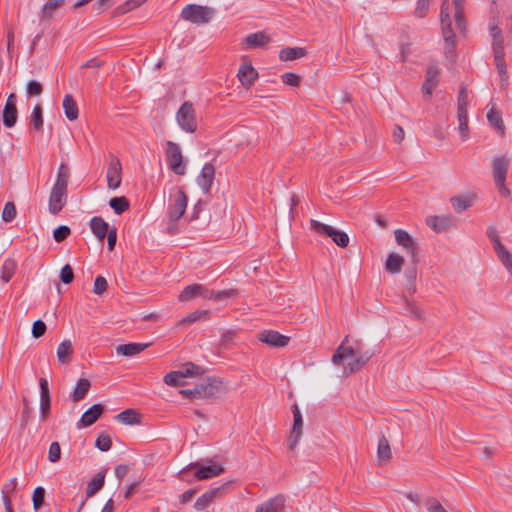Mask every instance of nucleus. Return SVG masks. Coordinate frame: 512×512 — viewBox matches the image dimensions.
Returning a JSON list of instances; mask_svg holds the SVG:
<instances>
[{"label":"nucleus","mask_w":512,"mask_h":512,"mask_svg":"<svg viewBox=\"0 0 512 512\" xmlns=\"http://www.w3.org/2000/svg\"><path fill=\"white\" fill-rule=\"evenodd\" d=\"M347 341L348 336L337 347L331 361L334 365L342 366L345 375H350L364 367L373 353L371 351L362 352L359 348L347 346Z\"/></svg>","instance_id":"nucleus-1"},{"label":"nucleus","mask_w":512,"mask_h":512,"mask_svg":"<svg viewBox=\"0 0 512 512\" xmlns=\"http://www.w3.org/2000/svg\"><path fill=\"white\" fill-rule=\"evenodd\" d=\"M204 369L192 362H187L182 365L178 370L168 372L163 381L167 386L178 387L189 384L190 378H195L203 375Z\"/></svg>","instance_id":"nucleus-2"},{"label":"nucleus","mask_w":512,"mask_h":512,"mask_svg":"<svg viewBox=\"0 0 512 512\" xmlns=\"http://www.w3.org/2000/svg\"><path fill=\"white\" fill-rule=\"evenodd\" d=\"M291 409L293 424L287 436V447L294 454L304 435V419L298 404H293Z\"/></svg>","instance_id":"nucleus-3"},{"label":"nucleus","mask_w":512,"mask_h":512,"mask_svg":"<svg viewBox=\"0 0 512 512\" xmlns=\"http://www.w3.org/2000/svg\"><path fill=\"white\" fill-rule=\"evenodd\" d=\"M510 160L507 156H498L493 159L492 172L496 187L503 197L510 195V190L505 185Z\"/></svg>","instance_id":"nucleus-4"},{"label":"nucleus","mask_w":512,"mask_h":512,"mask_svg":"<svg viewBox=\"0 0 512 512\" xmlns=\"http://www.w3.org/2000/svg\"><path fill=\"white\" fill-rule=\"evenodd\" d=\"M213 16V9L197 4L186 5L181 11V18L196 25L206 24Z\"/></svg>","instance_id":"nucleus-5"},{"label":"nucleus","mask_w":512,"mask_h":512,"mask_svg":"<svg viewBox=\"0 0 512 512\" xmlns=\"http://www.w3.org/2000/svg\"><path fill=\"white\" fill-rule=\"evenodd\" d=\"M176 121L179 127L187 132L194 133L197 129L195 110L190 102H184L176 113Z\"/></svg>","instance_id":"nucleus-6"},{"label":"nucleus","mask_w":512,"mask_h":512,"mask_svg":"<svg viewBox=\"0 0 512 512\" xmlns=\"http://www.w3.org/2000/svg\"><path fill=\"white\" fill-rule=\"evenodd\" d=\"M166 146V158L169 168L177 175H184L186 173V166L180 146L173 141H167Z\"/></svg>","instance_id":"nucleus-7"},{"label":"nucleus","mask_w":512,"mask_h":512,"mask_svg":"<svg viewBox=\"0 0 512 512\" xmlns=\"http://www.w3.org/2000/svg\"><path fill=\"white\" fill-rule=\"evenodd\" d=\"M194 468L195 469V477L198 480H207L213 477H217L224 472V467L222 464L217 462H211L208 465H201L199 463H191L187 467H185L181 472H185L186 470Z\"/></svg>","instance_id":"nucleus-8"},{"label":"nucleus","mask_w":512,"mask_h":512,"mask_svg":"<svg viewBox=\"0 0 512 512\" xmlns=\"http://www.w3.org/2000/svg\"><path fill=\"white\" fill-rule=\"evenodd\" d=\"M237 77L241 85L246 89H249L258 78V72L253 67L247 56H243L241 58V64L237 73Z\"/></svg>","instance_id":"nucleus-9"},{"label":"nucleus","mask_w":512,"mask_h":512,"mask_svg":"<svg viewBox=\"0 0 512 512\" xmlns=\"http://www.w3.org/2000/svg\"><path fill=\"white\" fill-rule=\"evenodd\" d=\"M187 202L188 199L184 191L178 190L168 208V217L170 222H175L184 215L187 208Z\"/></svg>","instance_id":"nucleus-10"},{"label":"nucleus","mask_w":512,"mask_h":512,"mask_svg":"<svg viewBox=\"0 0 512 512\" xmlns=\"http://www.w3.org/2000/svg\"><path fill=\"white\" fill-rule=\"evenodd\" d=\"M66 199L67 187L54 184L48 201L50 213L57 214L66 204Z\"/></svg>","instance_id":"nucleus-11"},{"label":"nucleus","mask_w":512,"mask_h":512,"mask_svg":"<svg viewBox=\"0 0 512 512\" xmlns=\"http://www.w3.org/2000/svg\"><path fill=\"white\" fill-rule=\"evenodd\" d=\"M270 40V36L266 32L259 31L244 37L240 45L242 50L260 49L268 45Z\"/></svg>","instance_id":"nucleus-12"},{"label":"nucleus","mask_w":512,"mask_h":512,"mask_svg":"<svg viewBox=\"0 0 512 512\" xmlns=\"http://www.w3.org/2000/svg\"><path fill=\"white\" fill-rule=\"evenodd\" d=\"M258 340L270 347L283 348L290 342V337L274 330H264L258 334Z\"/></svg>","instance_id":"nucleus-13"},{"label":"nucleus","mask_w":512,"mask_h":512,"mask_svg":"<svg viewBox=\"0 0 512 512\" xmlns=\"http://www.w3.org/2000/svg\"><path fill=\"white\" fill-rule=\"evenodd\" d=\"M427 225L435 232L440 233L455 227L456 220L452 215L429 216Z\"/></svg>","instance_id":"nucleus-14"},{"label":"nucleus","mask_w":512,"mask_h":512,"mask_svg":"<svg viewBox=\"0 0 512 512\" xmlns=\"http://www.w3.org/2000/svg\"><path fill=\"white\" fill-rule=\"evenodd\" d=\"M106 179L109 189L116 190L120 187L122 181V166L118 159H114L110 162Z\"/></svg>","instance_id":"nucleus-15"},{"label":"nucleus","mask_w":512,"mask_h":512,"mask_svg":"<svg viewBox=\"0 0 512 512\" xmlns=\"http://www.w3.org/2000/svg\"><path fill=\"white\" fill-rule=\"evenodd\" d=\"M207 288L201 284H192L186 286L178 296L180 302H191L199 297L207 296Z\"/></svg>","instance_id":"nucleus-16"},{"label":"nucleus","mask_w":512,"mask_h":512,"mask_svg":"<svg viewBox=\"0 0 512 512\" xmlns=\"http://www.w3.org/2000/svg\"><path fill=\"white\" fill-rule=\"evenodd\" d=\"M396 243L407 251L414 259L416 256V244L410 234L403 229L394 231Z\"/></svg>","instance_id":"nucleus-17"},{"label":"nucleus","mask_w":512,"mask_h":512,"mask_svg":"<svg viewBox=\"0 0 512 512\" xmlns=\"http://www.w3.org/2000/svg\"><path fill=\"white\" fill-rule=\"evenodd\" d=\"M493 51L494 62L501 77V86H506L508 82L507 68L504 61V48L501 46L500 42H496V47L493 49Z\"/></svg>","instance_id":"nucleus-18"},{"label":"nucleus","mask_w":512,"mask_h":512,"mask_svg":"<svg viewBox=\"0 0 512 512\" xmlns=\"http://www.w3.org/2000/svg\"><path fill=\"white\" fill-rule=\"evenodd\" d=\"M322 235H326L331 238V240L341 248H345L349 244L348 235L340 231L330 225L322 223Z\"/></svg>","instance_id":"nucleus-19"},{"label":"nucleus","mask_w":512,"mask_h":512,"mask_svg":"<svg viewBox=\"0 0 512 512\" xmlns=\"http://www.w3.org/2000/svg\"><path fill=\"white\" fill-rule=\"evenodd\" d=\"M476 200V195L473 193H466L450 198L452 208L456 213H462L472 207Z\"/></svg>","instance_id":"nucleus-20"},{"label":"nucleus","mask_w":512,"mask_h":512,"mask_svg":"<svg viewBox=\"0 0 512 512\" xmlns=\"http://www.w3.org/2000/svg\"><path fill=\"white\" fill-rule=\"evenodd\" d=\"M220 386L221 382L207 379L195 386L197 390L196 394H198L200 398L214 397L218 395Z\"/></svg>","instance_id":"nucleus-21"},{"label":"nucleus","mask_w":512,"mask_h":512,"mask_svg":"<svg viewBox=\"0 0 512 512\" xmlns=\"http://www.w3.org/2000/svg\"><path fill=\"white\" fill-rule=\"evenodd\" d=\"M215 169L210 163H206L197 177V183L203 192H208L214 179Z\"/></svg>","instance_id":"nucleus-22"},{"label":"nucleus","mask_w":512,"mask_h":512,"mask_svg":"<svg viewBox=\"0 0 512 512\" xmlns=\"http://www.w3.org/2000/svg\"><path fill=\"white\" fill-rule=\"evenodd\" d=\"M285 505V497L276 495L256 507L255 512H282Z\"/></svg>","instance_id":"nucleus-23"},{"label":"nucleus","mask_w":512,"mask_h":512,"mask_svg":"<svg viewBox=\"0 0 512 512\" xmlns=\"http://www.w3.org/2000/svg\"><path fill=\"white\" fill-rule=\"evenodd\" d=\"M438 75L439 69L435 65H430L426 71V78L422 86L425 96L432 95L433 89L438 84Z\"/></svg>","instance_id":"nucleus-24"},{"label":"nucleus","mask_w":512,"mask_h":512,"mask_svg":"<svg viewBox=\"0 0 512 512\" xmlns=\"http://www.w3.org/2000/svg\"><path fill=\"white\" fill-rule=\"evenodd\" d=\"M74 348L73 342L70 339H64L57 347L56 355L60 364H67L70 362L73 355Z\"/></svg>","instance_id":"nucleus-25"},{"label":"nucleus","mask_w":512,"mask_h":512,"mask_svg":"<svg viewBox=\"0 0 512 512\" xmlns=\"http://www.w3.org/2000/svg\"><path fill=\"white\" fill-rule=\"evenodd\" d=\"M150 346L149 343H129L116 347V353L124 357H131L144 351Z\"/></svg>","instance_id":"nucleus-26"},{"label":"nucleus","mask_w":512,"mask_h":512,"mask_svg":"<svg viewBox=\"0 0 512 512\" xmlns=\"http://www.w3.org/2000/svg\"><path fill=\"white\" fill-rule=\"evenodd\" d=\"M103 412V407L101 404H95L87 411H85L80 419L79 427H87L95 423L98 418L101 416Z\"/></svg>","instance_id":"nucleus-27"},{"label":"nucleus","mask_w":512,"mask_h":512,"mask_svg":"<svg viewBox=\"0 0 512 512\" xmlns=\"http://www.w3.org/2000/svg\"><path fill=\"white\" fill-rule=\"evenodd\" d=\"M307 55V51L303 47H285L279 52V59L281 61H293L301 59Z\"/></svg>","instance_id":"nucleus-28"},{"label":"nucleus","mask_w":512,"mask_h":512,"mask_svg":"<svg viewBox=\"0 0 512 512\" xmlns=\"http://www.w3.org/2000/svg\"><path fill=\"white\" fill-rule=\"evenodd\" d=\"M404 257L399 255L398 253H390L387 256L386 262H385V269L387 272L391 274H397L401 271L403 265H404Z\"/></svg>","instance_id":"nucleus-29"},{"label":"nucleus","mask_w":512,"mask_h":512,"mask_svg":"<svg viewBox=\"0 0 512 512\" xmlns=\"http://www.w3.org/2000/svg\"><path fill=\"white\" fill-rule=\"evenodd\" d=\"M107 469L99 471L92 480L88 483L86 489L87 497L95 495L104 485Z\"/></svg>","instance_id":"nucleus-30"},{"label":"nucleus","mask_w":512,"mask_h":512,"mask_svg":"<svg viewBox=\"0 0 512 512\" xmlns=\"http://www.w3.org/2000/svg\"><path fill=\"white\" fill-rule=\"evenodd\" d=\"M377 457L380 464L387 463L391 457V448L385 436H381L378 440Z\"/></svg>","instance_id":"nucleus-31"},{"label":"nucleus","mask_w":512,"mask_h":512,"mask_svg":"<svg viewBox=\"0 0 512 512\" xmlns=\"http://www.w3.org/2000/svg\"><path fill=\"white\" fill-rule=\"evenodd\" d=\"M62 106L65 111V116L68 120L74 121L78 118V106L72 95L67 94L64 96Z\"/></svg>","instance_id":"nucleus-32"},{"label":"nucleus","mask_w":512,"mask_h":512,"mask_svg":"<svg viewBox=\"0 0 512 512\" xmlns=\"http://www.w3.org/2000/svg\"><path fill=\"white\" fill-rule=\"evenodd\" d=\"M90 227L94 235L103 240L108 232V224L100 217H93L90 221Z\"/></svg>","instance_id":"nucleus-33"},{"label":"nucleus","mask_w":512,"mask_h":512,"mask_svg":"<svg viewBox=\"0 0 512 512\" xmlns=\"http://www.w3.org/2000/svg\"><path fill=\"white\" fill-rule=\"evenodd\" d=\"M90 388V381L86 378H80L72 393V400L78 402L83 399Z\"/></svg>","instance_id":"nucleus-34"},{"label":"nucleus","mask_w":512,"mask_h":512,"mask_svg":"<svg viewBox=\"0 0 512 512\" xmlns=\"http://www.w3.org/2000/svg\"><path fill=\"white\" fill-rule=\"evenodd\" d=\"M116 419L125 425H136L140 423V416L132 409H126L116 416Z\"/></svg>","instance_id":"nucleus-35"},{"label":"nucleus","mask_w":512,"mask_h":512,"mask_svg":"<svg viewBox=\"0 0 512 512\" xmlns=\"http://www.w3.org/2000/svg\"><path fill=\"white\" fill-rule=\"evenodd\" d=\"M487 120L489 123L501 134H504L505 127L500 112L492 107L487 113Z\"/></svg>","instance_id":"nucleus-36"},{"label":"nucleus","mask_w":512,"mask_h":512,"mask_svg":"<svg viewBox=\"0 0 512 512\" xmlns=\"http://www.w3.org/2000/svg\"><path fill=\"white\" fill-rule=\"evenodd\" d=\"M209 314V311L207 310H197V311H194L190 314H188L187 316H185L184 318H182L179 322H178V326L179 327H186V326H189L191 325L192 323L202 319V318H205L206 316H208Z\"/></svg>","instance_id":"nucleus-37"},{"label":"nucleus","mask_w":512,"mask_h":512,"mask_svg":"<svg viewBox=\"0 0 512 512\" xmlns=\"http://www.w3.org/2000/svg\"><path fill=\"white\" fill-rule=\"evenodd\" d=\"M496 254L502 262L503 266L512 275V254L505 248L503 244H498V251H496Z\"/></svg>","instance_id":"nucleus-38"},{"label":"nucleus","mask_w":512,"mask_h":512,"mask_svg":"<svg viewBox=\"0 0 512 512\" xmlns=\"http://www.w3.org/2000/svg\"><path fill=\"white\" fill-rule=\"evenodd\" d=\"M442 34L446 42L447 52H451L455 47V35L452 30L451 21H448L447 24L442 25Z\"/></svg>","instance_id":"nucleus-39"},{"label":"nucleus","mask_w":512,"mask_h":512,"mask_svg":"<svg viewBox=\"0 0 512 512\" xmlns=\"http://www.w3.org/2000/svg\"><path fill=\"white\" fill-rule=\"evenodd\" d=\"M109 206L116 214H122L129 208V201L124 196L114 197L110 199Z\"/></svg>","instance_id":"nucleus-40"},{"label":"nucleus","mask_w":512,"mask_h":512,"mask_svg":"<svg viewBox=\"0 0 512 512\" xmlns=\"http://www.w3.org/2000/svg\"><path fill=\"white\" fill-rule=\"evenodd\" d=\"M15 269L16 262L12 259H6L1 267L0 278L7 283L13 276Z\"/></svg>","instance_id":"nucleus-41"},{"label":"nucleus","mask_w":512,"mask_h":512,"mask_svg":"<svg viewBox=\"0 0 512 512\" xmlns=\"http://www.w3.org/2000/svg\"><path fill=\"white\" fill-rule=\"evenodd\" d=\"M3 124L7 128H11L17 121V108H6L4 107L3 113Z\"/></svg>","instance_id":"nucleus-42"},{"label":"nucleus","mask_w":512,"mask_h":512,"mask_svg":"<svg viewBox=\"0 0 512 512\" xmlns=\"http://www.w3.org/2000/svg\"><path fill=\"white\" fill-rule=\"evenodd\" d=\"M212 503V498L207 492H205L196 499L193 507L197 512H202L206 510Z\"/></svg>","instance_id":"nucleus-43"},{"label":"nucleus","mask_w":512,"mask_h":512,"mask_svg":"<svg viewBox=\"0 0 512 512\" xmlns=\"http://www.w3.org/2000/svg\"><path fill=\"white\" fill-rule=\"evenodd\" d=\"M57 7H58V1H48L47 3H45L42 8L41 20L49 21L50 19H52L53 14H54L55 10L57 9Z\"/></svg>","instance_id":"nucleus-44"},{"label":"nucleus","mask_w":512,"mask_h":512,"mask_svg":"<svg viewBox=\"0 0 512 512\" xmlns=\"http://www.w3.org/2000/svg\"><path fill=\"white\" fill-rule=\"evenodd\" d=\"M95 446L103 452L110 450L112 446L111 438L107 434H99L96 441Z\"/></svg>","instance_id":"nucleus-45"},{"label":"nucleus","mask_w":512,"mask_h":512,"mask_svg":"<svg viewBox=\"0 0 512 512\" xmlns=\"http://www.w3.org/2000/svg\"><path fill=\"white\" fill-rule=\"evenodd\" d=\"M281 78V81L287 85V86H291V87H297L299 86L300 84V81H301V77L295 73H292V72H287V73H284L280 76Z\"/></svg>","instance_id":"nucleus-46"},{"label":"nucleus","mask_w":512,"mask_h":512,"mask_svg":"<svg viewBox=\"0 0 512 512\" xmlns=\"http://www.w3.org/2000/svg\"><path fill=\"white\" fill-rule=\"evenodd\" d=\"M44 495H45V490L43 487L35 488V490L33 492V496H32L34 510L37 511L43 505Z\"/></svg>","instance_id":"nucleus-47"},{"label":"nucleus","mask_w":512,"mask_h":512,"mask_svg":"<svg viewBox=\"0 0 512 512\" xmlns=\"http://www.w3.org/2000/svg\"><path fill=\"white\" fill-rule=\"evenodd\" d=\"M16 215V208L14 203L7 202L4 205L3 211H2V220L4 222H10L15 218Z\"/></svg>","instance_id":"nucleus-48"},{"label":"nucleus","mask_w":512,"mask_h":512,"mask_svg":"<svg viewBox=\"0 0 512 512\" xmlns=\"http://www.w3.org/2000/svg\"><path fill=\"white\" fill-rule=\"evenodd\" d=\"M61 457V447L58 442H52L48 451V460L51 463H56Z\"/></svg>","instance_id":"nucleus-49"},{"label":"nucleus","mask_w":512,"mask_h":512,"mask_svg":"<svg viewBox=\"0 0 512 512\" xmlns=\"http://www.w3.org/2000/svg\"><path fill=\"white\" fill-rule=\"evenodd\" d=\"M68 178H69L68 169L65 167L64 164H61L58 169L57 179L54 184L67 187Z\"/></svg>","instance_id":"nucleus-50"},{"label":"nucleus","mask_w":512,"mask_h":512,"mask_svg":"<svg viewBox=\"0 0 512 512\" xmlns=\"http://www.w3.org/2000/svg\"><path fill=\"white\" fill-rule=\"evenodd\" d=\"M237 291L234 289L212 292L209 297L216 301H221L227 298H234L237 296Z\"/></svg>","instance_id":"nucleus-51"},{"label":"nucleus","mask_w":512,"mask_h":512,"mask_svg":"<svg viewBox=\"0 0 512 512\" xmlns=\"http://www.w3.org/2000/svg\"><path fill=\"white\" fill-rule=\"evenodd\" d=\"M26 91L29 96H39L43 91L42 84L36 80L27 83Z\"/></svg>","instance_id":"nucleus-52"},{"label":"nucleus","mask_w":512,"mask_h":512,"mask_svg":"<svg viewBox=\"0 0 512 512\" xmlns=\"http://www.w3.org/2000/svg\"><path fill=\"white\" fill-rule=\"evenodd\" d=\"M32 125L35 129L40 130L43 125L42 110L39 106H35L32 112Z\"/></svg>","instance_id":"nucleus-53"},{"label":"nucleus","mask_w":512,"mask_h":512,"mask_svg":"<svg viewBox=\"0 0 512 512\" xmlns=\"http://www.w3.org/2000/svg\"><path fill=\"white\" fill-rule=\"evenodd\" d=\"M60 279L64 284H70L74 279L73 269L69 264L62 267L60 271Z\"/></svg>","instance_id":"nucleus-54"},{"label":"nucleus","mask_w":512,"mask_h":512,"mask_svg":"<svg viewBox=\"0 0 512 512\" xmlns=\"http://www.w3.org/2000/svg\"><path fill=\"white\" fill-rule=\"evenodd\" d=\"M428 10L429 0H418L414 10V15L417 18H423L427 14Z\"/></svg>","instance_id":"nucleus-55"},{"label":"nucleus","mask_w":512,"mask_h":512,"mask_svg":"<svg viewBox=\"0 0 512 512\" xmlns=\"http://www.w3.org/2000/svg\"><path fill=\"white\" fill-rule=\"evenodd\" d=\"M230 483L231 482H225L222 485L212 488L206 492L209 494V496L214 501L216 498H221L225 494V491L228 489Z\"/></svg>","instance_id":"nucleus-56"},{"label":"nucleus","mask_w":512,"mask_h":512,"mask_svg":"<svg viewBox=\"0 0 512 512\" xmlns=\"http://www.w3.org/2000/svg\"><path fill=\"white\" fill-rule=\"evenodd\" d=\"M51 399L50 395H40V411L42 418H46L49 414Z\"/></svg>","instance_id":"nucleus-57"},{"label":"nucleus","mask_w":512,"mask_h":512,"mask_svg":"<svg viewBox=\"0 0 512 512\" xmlns=\"http://www.w3.org/2000/svg\"><path fill=\"white\" fill-rule=\"evenodd\" d=\"M70 234V228L68 226H59L58 228H56L53 232V237L55 239L56 242H61L63 241L65 238H67Z\"/></svg>","instance_id":"nucleus-58"},{"label":"nucleus","mask_w":512,"mask_h":512,"mask_svg":"<svg viewBox=\"0 0 512 512\" xmlns=\"http://www.w3.org/2000/svg\"><path fill=\"white\" fill-rule=\"evenodd\" d=\"M46 332V324L42 320H37L32 326V336L34 338L42 337Z\"/></svg>","instance_id":"nucleus-59"},{"label":"nucleus","mask_w":512,"mask_h":512,"mask_svg":"<svg viewBox=\"0 0 512 512\" xmlns=\"http://www.w3.org/2000/svg\"><path fill=\"white\" fill-rule=\"evenodd\" d=\"M107 288V281L104 277L98 276L95 279L94 286H93V292L96 295H102L104 291Z\"/></svg>","instance_id":"nucleus-60"},{"label":"nucleus","mask_w":512,"mask_h":512,"mask_svg":"<svg viewBox=\"0 0 512 512\" xmlns=\"http://www.w3.org/2000/svg\"><path fill=\"white\" fill-rule=\"evenodd\" d=\"M147 0H127L120 8L122 13L129 12L142 4H144Z\"/></svg>","instance_id":"nucleus-61"},{"label":"nucleus","mask_w":512,"mask_h":512,"mask_svg":"<svg viewBox=\"0 0 512 512\" xmlns=\"http://www.w3.org/2000/svg\"><path fill=\"white\" fill-rule=\"evenodd\" d=\"M449 10H450L449 9V1L444 0L441 5V12H440L441 25L447 24L448 21H451Z\"/></svg>","instance_id":"nucleus-62"},{"label":"nucleus","mask_w":512,"mask_h":512,"mask_svg":"<svg viewBox=\"0 0 512 512\" xmlns=\"http://www.w3.org/2000/svg\"><path fill=\"white\" fill-rule=\"evenodd\" d=\"M128 471H129V465H127V464H119L115 467L114 473H115V476L119 480L117 486L120 485V481L126 476Z\"/></svg>","instance_id":"nucleus-63"},{"label":"nucleus","mask_w":512,"mask_h":512,"mask_svg":"<svg viewBox=\"0 0 512 512\" xmlns=\"http://www.w3.org/2000/svg\"><path fill=\"white\" fill-rule=\"evenodd\" d=\"M428 512H447L445 508L434 499H431L426 502Z\"/></svg>","instance_id":"nucleus-64"}]
</instances>
